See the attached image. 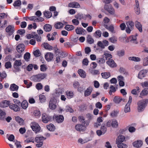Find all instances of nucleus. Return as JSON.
<instances>
[{"instance_id":"nucleus-1","label":"nucleus","mask_w":148,"mask_h":148,"mask_svg":"<svg viewBox=\"0 0 148 148\" xmlns=\"http://www.w3.org/2000/svg\"><path fill=\"white\" fill-rule=\"evenodd\" d=\"M148 102V100L146 99L142 100L139 101L137 103L138 110L139 112L143 111Z\"/></svg>"},{"instance_id":"nucleus-2","label":"nucleus","mask_w":148,"mask_h":148,"mask_svg":"<svg viewBox=\"0 0 148 148\" xmlns=\"http://www.w3.org/2000/svg\"><path fill=\"white\" fill-rule=\"evenodd\" d=\"M46 76V75L44 73H39L32 76L31 77L32 80L35 82H39L43 79Z\"/></svg>"},{"instance_id":"nucleus-3","label":"nucleus","mask_w":148,"mask_h":148,"mask_svg":"<svg viewBox=\"0 0 148 148\" xmlns=\"http://www.w3.org/2000/svg\"><path fill=\"white\" fill-rule=\"evenodd\" d=\"M103 8L101 9L102 12H104V10H106L111 14L114 15L115 14L114 9L110 4H105Z\"/></svg>"},{"instance_id":"nucleus-4","label":"nucleus","mask_w":148,"mask_h":148,"mask_svg":"<svg viewBox=\"0 0 148 148\" xmlns=\"http://www.w3.org/2000/svg\"><path fill=\"white\" fill-rule=\"evenodd\" d=\"M106 125L108 127L112 126L113 128H117L119 126L118 122L115 119L109 120L106 123Z\"/></svg>"},{"instance_id":"nucleus-5","label":"nucleus","mask_w":148,"mask_h":148,"mask_svg":"<svg viewBox=\"0 0 148 148\" xmlns=\"http://www.w3.org/2000/svg\"><path fill=\"white\" fill-rule=\"evenodd\" d=\"M127 27L126 28L125 31L127 34H130L131 31L134 29V23L132 21H130L126 23Z\"/></svg>"},{"instance_id":"nucleus-6","label":"nucleus","mask_w":148,"mask_h":148,"mask_svg":"<svg viewBox=\"0 0 148 148\" xmlns=\"http://www.w3.org/2000/svg\"><path fill=\"white\" fill-rule=\"evenodd\" d=\"M32 130L35 133L39 132L40 130V127L39 125L35 122H32L30 124Z\"/></svg>"},{"instance_id":"nucleus-7","label":"nucleus","mask_w":148,"mask_h":148,"mask_svg":"<svg viewBox=\"0 0 148 148\" xmlns=\"http://www.w3.org/2000/svg\"><path fill=\"white\" fill-rule=\"evenodd\" d=\"M56 102V100L55 98H51L49 103V108L52 110L55 109L57 107Z\"/></svg>"},{"instance_id":"nucleus-8","label":"nucleus","mask_w":148,"mask_h":148,"mask_svg":"<svg viewBox=\"0 0 148 148\" xmlns=\"http://www.w3.org/2000/svg\"><path fill=\"white\" fill-rule=\"evenodd\" d=\"M132 100V97L131 96L129 97V100L128 102L126 104L124 108V112L125 113L130 111V105L131 103Z\"/></svg>"},{"instance_id":"nucleus-9","label":"nucleus","mask_w":148,"mask_h":148,"mask_svg":"<svg viewBox=\"0 0 148 148\" xmlns=\"http://www.w3.org/2000/svg\"><path fill=\"white\" fill-rule=\"evenodd\" d=\"M143 145V141L141 140L135 141L132 143V145L135 148H140Z\"/></svg>"},{"instance_id":"nucleus-10","label":"nucleus","mask_w":148,"mask_h":148,"mask_svg":"<svg viewBox=\"0 0 148 148\" xmlns=\"http://www.w3.org/2000/svg\"><path fill=\"white\" fill-rule=\"evenodd\" d=\"M53 54L51 52H47L45 55V60L48 62L51 61L53 58Z\"/></svg>"},{"instance_id":"nucleus-11","label":"nucleus","mask_w":148,"mask_h":148,"mask_svg":"<svg viewBox=\"0 0 148 148\" xmlns=\"http://www.w3.org/2000/svg\"><path fill=\"white\" fill-rule=\"evenodd\" d=\"M147 73V70H143L140 71L138 75V78L140 79H142L146 76Z\"/></svg>"},{"instance_id":"nucleus-12","label":"nucleus","mask_w":148,"mask_h":148,"mask_svg":"<svg viewBox=\"0 0 148 148\" xmlns=\"http://www.w3.org/2000/svg\"><path fill=\"white\" fill-rule=\"evenodd\" d=\"M10 108L15 112L19 111L20 110L19 107L16 105L10 103L9 106Z\"/></svg>"},{"instance_id":"nucleus-13","label":"nucleus","mask_w":148,"mask_h":148,"mask_svg":"<svg viewBox=\"0 0 148 148\" xmlns=\"http://www.w3.org/2000/svg\"><path fill=\"white\" fill-rule=\"evenodd\" d=\"M136 4L134 7V10L136 14L138 15L140 14V10L139 8V3L138 0H135Z\"/></svg>"},{"instance_id":"nucleus-14","label":"nucleus","mask_w":148,"mask_h":148,"mask_svg":"<svg viewBox=\"0 0 148 148\" xmlns=\"http://www.w3.org/2000/svg\"><path fill=\"white\" fill-rule=\"evenodd\" d=\"M42 121L45 123H47L50 120L51 118L49 116L45 113L42 114Z\"/></svg>"},{"instance_id":"nucleus-15","label":"nucleus","mask_w":148,"mask_h":148,"mask_svg":"<svg viewBox=\"0 0 148 148\" xmlns=\"http://www.w3.org/2000/svg\"><path fill=\"white\" fill-rule=\"evenodd\" d=\"M75 128L76 130L79 132H84L85 130V127L83 125L80 124H77L75 126Z\"/></svg>"},{"instance_id":"nucleus-16","label":"nucleus","mask_w":148,"mask_h":148,"mask_svg":"<svg viewBox=\"0 0 148 148\" xmlns=\"http://www.w3.org/2000/svg\"><path fill=\"white\" fill-rule=\"evenodd\" d=\"M25 46L23 44H20L17 46L16 50L19 53H21L24 50Z\"/></svg>"},{"instance_id":"nucleus-17","label":"nucleus","mask_w":148,"mask_h":148,"mask_svg":"<svg viewBox=\"0 0 148 148\" xmlns=\"http://www.w3.org/2000/svg\"><path fill=\"white\" fill-rule=\"evenodd\" d=\"M10 103V101L4 100L0 103V107L1 108H5L9 106Z\"/></svg>"},{"instance_id":"nucleus-18","label":"nucleus","mask_w":148,"mask_h":148,"mask_svg":"<svg viewBox=\"0 0 148 148\" xmlns=\"http://www.w3.org/2000/svg\"><path fill=\"white\" fill-rule=\"evenodd\" d=\"M107 64L110 67L114 68L117 66L116 64L112 59H109L107 62Z\"/></svg>"},{"instance_id":"nucleus-19","label":"nucleus","mask_w":148,"mask_h":148,"mask_svg":"<svg viewBox=\"0 0 148 148\" xmlns=\"http://www.w3.org/2000/svg\"><path fill=\"white\" fill-rule=\"evenodd\" d=\"M68 6L69 7L73 8H79L80 7L79 4L76 2H73L69 3L68 4Z\"/></svg>"},{"instance_id":"nucleus-20","label":"nucleus","mask_w":148,"mask_h":148,"mask_svg":"<svg viewBox=\"0 0 148 148\" xmlns=\"http://www.w3.org/2000/svg\"><path fill=\"white\" fill-rule=\"evenodd\" d=\"M6 32L10 35L12 34L14 32V27L13 26L9 25L6 29Z\"/></svg>"},{"instance_id":"nucleus-21","label":"nucleus","mask_w":148,"mask_h":148,"mask_svg":"<svg viewBox=\"0 0 148 148\" xmlns=\"http://www.w3.org/2000/svg\"><path fill=\"white\" fill-rule=\"evenodd\" d=\"M93 90L92 87L90 86L85 91L84 95L85 97H88L90 95Z\"/></svg>"},{"instance_id":"nucleus-22","label":"nucleus","mask_w":148,"mask_h":148,"mask_svg":"<svg viewBox=\"0 0 148 148\" xmlns=\"http://www.w3.org/2000/svg\"><path fill=\"white\" fill-rule=\"evenodd\" d=\"M54 118L58 123H62L64 120V117L62 115H56L54 116Z\"/></svg>"},{"instance_id":"nucleus-23","label":"nucleus","mask_w":148,"mask_h":148,"mask_svg":"<svg viewBox=\"0 0 148 148\" xmlns=\"http://www.w3.org/2000/svg\"><path fill=\"white\" fill-rule=\"evenodd\" d=\"M75 32L77 34L84 35L86 32L85 30L81 27H77L75 29Z\"/></svg>"},{"instance_id":"nucleus-24","label":"nucleus","mask_w":148,"mask_h":148,"mask_svg":"<svg viewBox=\"0 0 148 148\" xmlns=\"http://www.w3.org/2000/svg\"><path fill=\"white\" fill-rule=\"evenodd\" d=\"M22 64L21 60H16L14 62V69H17L19 66H21Z\"/></svg>"},{"instance_id":"nucleus-25","label":"nucleus","mask_w":148,"mask_h":148,"mask_svg":"<svg viewBox=\"0 0 148 148\" xmlns=\"http://www.w3.org/2000/svg\"><path fill=\"white\" fill-rule=\"evenodd\" d=\"M135 25L136 27L138 29L140 32H143L142 25L139 22L136 21L135 22Z\"/></svg>"},{"instance_id":"nucleus-26","label":"nucleus","mask_w":148,"mask_h":148,"mask_svg":"<svg viewBox=\"0 0 148 148\" xmlns=\"http://www.w3.org/2000/svg\"><path fill=\"white\" fill-rule=\"evenodd\" d=\"M19 88L18 86L15 84H11L10 89L11 91H17Z\"/></svg>"},{"instance_id":"nucleus-27","label":"nucleus","mask_w":148,"mask_h":148,"mask_svg":"<svg viewBox=\"0 0 148 148\" xmlns=\"http://www.w3.org/2000/svg\"><path fill=\"white\" fill-rule=\"evenodd\" d=\"M46 139V138L43 136H39L37 135L35 138V141L37 143L43 142V140Z\"/></svg>"},{"instance_id":"nucleus-28","label":"nucleus","mask_w":148,"mask_h":148,"mask_svg":"<svg viewBox=\"0 0 148 148\" xmlns=\"http://www.w3.org/2000/svg\"><path fill=\"white\" fill-rule=\"evenodd\" d=\"M125 139V137L122 135L119 136L116 140V143H122L124 141Z\"/></svg>"},{"instance_id":"nucleus-29","label":"nucleus","mask_w":148,"mask_h":148,"mask_svg":"<svg viewBox=\"0 0 148 148\" xmlns=\"http://www.w3.org/2000/svg\"><path fill=\"white\" fill-rule=\"evenodd\" d=\"M148 94V88H145L143 90L140 94V97L142 98L143 96L147 95Z\"/></svg>"},{"instance_id":"nucleus-30","label":"nucleus","mask_w":148,"mask_h":148,"mask_svg":"<svg viewBox=\"0 0 148 148\" xmlns=\"http://www.w3.org/2000/svg\"><path fill=\"white\" fill-rule=\"evenodd\" d=\"M78 73L81 77L84 78L86 77V74L84 71L83 70L80 69L78 70Z\"/></svg>"},{"instance_id":"nucleus-31","label":"nucleus","mask_w":148,"mask_h":148,"mask_svg":"<svg viewBox=\"0 0 148 148\" xmlns=\"http://www.w3.org/2000/svg\"><path fill=\"white\" fill-rule=\"evenodd\" d=\"M119 112L118 110H114L110 113V115L112 118L115 117L117 116Z\"/></svg>"},{"instance_id":"nucleus-32","label":"nucleus","mask_w":148,"mask_h":148,"mask_svg":"<svg viewBox=\"0 0 148 148\" xmlns=\"http://www.w3.org/2000/svg\"><path fill=\"white\" fill-rule=\"evenodd\" d=\"M44 47L46 49L51 50L53 49V47L47 43H44L43 44Z\"/></svg>"},{"instance_id":"nucleus-33","label":"nucleus","mask_w":148,"mask_h":148,"mask_svg":"<svg viewBox=\"0 0 148 148\" xmlns=\"http://www.w3.org/2000/svg\"><path fill=\"white\" fill-rule=\"evenodd\" d=\"M6 113L4 111L0 109V119L3 120L5 119Z\"/></svg>"},{"instance_id":"nucleus-34","label":"nucleus","mask_w":148,"mask_h":148,"mask_svg":"<svg viewBox=\"0 0 148 148\" xmlns=\"http://www.w3.org/2000/svg\"><path fill=\"white\" fill-rule=\"evenodd\" d=\"M52 29L51 26L49 24L45 25L44 26V29L47 32L50 31Z\"/></svg>"},{"instance_id":"nucleus-35","label":"nucleus","mask_w":148,"mask_h":148,"mask_svg":"<svg viewBox=\"0 0 148 148\" xmlns=\"http://www.w3.org/2000/svg\"><path fill=\"white\" fill-rule=\"evenodd\" d=\"M129 38L130 41L132 42L133 43L135 44H137L138 42L136 40V36H132L130 37Z\"/></svg>"},{"instance_id":"nucleus-36","label":"nucleus","mask_w":148,"mask_h":148,"mask_svg":"<svg viewBox=\"0 0 148 148\" xmlns=\"http://www.w3.org/2000/svg\"><path fill=\"white\" fill-rule=\"evenodd\" d=\"M128 59L134 62H139L141 60V59L140 58L134 56L129 57Z\"/></svg>"},{"instance_id":"nucleus-37","label":"nucleus","mask_w":148,"mask_h":148,"mask_svg":"<svg viewBox=\"0 0 148 148\" xmlns=\"http://www.w3.org/2000/svg\"><path fill=\"white\" fill-rule=\"evenodd\" d=\"M124 99H123L119 97H115L114 98L113 101L115 103H120L122 100L124 101Z\"/></svg>"},{"instance_id":"nucleus-38","label":"nucleus","mask_w":148,"mask_h":148,"mask_svg":"<svg viewBox=\"0 0 148 148\" xmlns=\"http://www.w3.org/2000/svg\"><path fill=\"white\" fill-rule=\"evenodd\" d=\"M103 58H105L106 60L111 59L112 57V55L109 53H104L102 56Z\"/></svg>"},{"instance_id":"nucleus-39","label":"nucleus","mask_w":148,"mask_h":148,"mask_svg":"<svg viewBox=\"0 0 148 148\" xmlns=\"http://www.w3.org/2000/svg\"><path fill=\"white\" fill-rule=\"evenodd\" d=\"M101 35V32L100 30H97L93 34V36L96 38L100 37Z\"/></svg>"},{"instance_id":"nucleus-40","label":"nucleus","mask_w":148,"mask_h":148,"mask_svg":"<svg viewBox=\"0 0 148 148\" xmlns=\"http://www.w3.org/2000/svg\"><path fill=\"white\" fill-rule=\"evenodd\" d=\"M21 106L22 108L26 109L28 106V103L26 100H24L21 103Z\"/></svg>"},{"instance_id":"nucleus-41","label":"nucleus","mask_w":148,"mask_h":148,"mask_svg":"<svg viewBox=\"0 0 148 148\" xmlns=\"http://www.w3.org/2000/svg\"><path fill=\"white\" fill-rule=\"evenodd\" d=\"M64 24L61 22H58L55 24L54 25L55 27L57 29H59L63 27Z\"/></svg>"},{"instance_id":"nucleus-42","label":"nucleus","mask_w":148,"mask_h":148,"mask_svg":"<svg viewBox=\"0 0 148 148\" xmlns=\"http://www.w3.org/2000/svg\"><path fill=\"white\" fill-rule=\"evenodd\" d=\"M87 41L90 44H92L93 43L94 40L90 35L88 36L87 37Z\"/></svg>"},{"instance_id":"nucleus-43","label":"nucleus","mask_w":148,"mask_h":148,"mask_svg":"<svg viewBox=\"0 0 148 148\" xmlns=\"http://www.w3.org/2000/svg\"><path fill=\"white\" fill-rule=\"evenodd\" d=\"M66 95L67 97L69 99H70L73 97V93L71 91H67L66 92Z\"/></svg>"},{"instance_id":"nucleus-44","label":"nucleus","mask_w":148,"mask_h":148,"mask_svg":"<svg viewBox=\"0 0 148 148\" xmlns=\"http://www.w3.org/2000/svg\"><path fill=\"white\" fill-rule=\"evenodd\" d=\"M33 114L36 117L39 118L41 116V113L39 110H36L34 111Z\"/></svg>"},{"instance_id":"nucleus-45","label":"nucleus","mask_w":148,"mask_h":148,"mask_svg":"<svg viewBox=\"0 0 148 148\" xmlns=\"http://www.w3.org/2000/svg\"><path fill=\"white\" fill-rule=\"evenodd\" d=\"M30 57V54L28 52H26L24 55V58L26 61L28 62L29 60Z\"/></svg>"},{"instance_id":"nucleus-46","label":"nucleus","mask_w":148,"mask_h":148,"mask_svg":"<svg viewBox=\"0 0 148 148\" xmlns=\"http://www.w3.org/2000/svg\"><path fill=\"white\" fill-rule=\"evenodd\" d=\"M47 129L51 131H54L55 129V127L52 124H50L47 126Z\"/></svg>"},{"instance_id":"nucleus-47","label":"nucleus","mask_w":148,"mask_h":148,"mask_svg":"<svg viewBox=\"0 0 148 148\" xmlns=\"http://www.w3.org/2000/svg\"><path fill=\"white\" fill-rule=\"evenodd\" d=\"M102 77L104 79H107L110 76V73L109 72H104L101 74Z\"/></svg>"},{"instance_id":"nucleus-48","label":"nucleus","mask_w":148,"mask_h":148,"mask_svg":"<svg viewBox=\"0 0 148 148\" xmlns=\"http://www.w3.org/2000/svg\"><path fill=\"white\" fill-rule=\"evenodd\" d=\"M143 64L144 66H148V56L144 58L143 60Z\"/></svg>"},{"instance_id":"nucleus-49","label":"nucleus","mask_w":148,"mask_h":148,"mask_svg":"<svg viewBox=\"0 0 148 148\" xmlns=\"http://www.w3.org/2000/svg\"><path fill=\"white\" fill-rule=\"evenodd\" d=\"M140 92V88L139 87L137 86L136 87V89L132 90L131 91V93L134 95H136Z\"/></svg>"},{"instance_id":"nucleus-50","label":"nucleus","mask_w":148,"mask_h":148,"mask_svg":"<svg viewBox=\"0 0 148 148\" xmlns=\"http://www.w3.org/2000/svg\"><path fill=\"white\" fill-rule=\"evenodd\" d=\"M16 121L20 125H22L24 123V120L19 116L16 117L15 118Z\"/></svg>"},{"instance_id":"nucleus-51","label":"nucleus","mask_w":148,"mask_h":148,"mask_svg":"<svg viewBox=\"0 0 148 148\" xmlns=\"http://www.w3.org/2000/svg\"><path fill=\"white\" fill-rule=\"evenodd\" d=\"M45 16L47 18H49L52 16V13L50 12L45 11L43 12Z\"/></svg>"},{"instance_id":"nucleus-52","label":"nucleus","mask_w":148,"mask_h":148,"mask_svg":"<svg viewBox=\"0 0 148 148\" xmlns=\"http://www.w3.org/2000/svg\"><path fill=\"white\" fill-rule=\"evenodd\" d=\"M117 145V147L119 148H127V146L125 144L122 143H116Z\"/></svg>"},{"instance_id":"nucleus-53","label":"nucleus","mask_w":148,"mask_h":148,"mask_svg":"<svg viewBox=\"0 0 148 148\" xmlns=\"http://www.w3.org/2000/svg\"><path fill=\"white\" fill-rule=\"evenodd\" d=\"M75 28L72 25H66L65 27V29L68 31L73 30Z\"/></svg>"},{"instance_id":"nucleus-54","label":"nucleus","mask_w":148,"mask_h":148,"mask_svg":"<svg viewBox=\"0 0 148 148\" xmlns=\"http://www.w3.org/2000/svg\"><path fill=\"white\" fill-rule=\"evenodd\" d=\"M117 54L120 57L123 56L125 55V51L124 50L118 51L117 52Z\"/></svg>"},{"instance_id":"nucleus-55","label":"nucleus","mask_w":148,"mask_h":148,"mask_svg":"<svg viewBox=\"0 0 148 148\" xmlns=\"http://www.w3.org/2000/svg\"><path fill=\"white\" fill-rule=\"evenodd\" d=\"M109 41L112 43H115L117 41V38L115 36H112L109 39Z\"/></svg>"},{"instance_id":"nucleus-56","label":"nucleus","mask_w":148,"mask_h":148,"mask_svg":"<svg viewBox=\"0 0 148 148\" xmlns=\"http://www.w3.org/2000/svg\"><path fill=\"white\" fill-rule=\"evenodd\" d=\"M39 97L41 103H44L45 101L46 97L44 95H40L39 96Z\"/></svg>"},{"instance_id":"nucleus-57","label":"nucleus","mask_w":148,"mask_h":148,"mask_svg":"<svg viewBox=\"0 0 148 148\" xmlns=\"http://www.w3.org/2000/svg\"><path fill=\"white\" fill-rule=\"evenodd\" d=\"M21 2L20 0H17L16 1L13 3V5L14 7H18L21 5Z\"/></svg>"},{"instance_id":"nucleus-58","label":"nucleus","mask_w":148,"mask_h":148,"mask_svg":"<svg viewBox=\"0 0 148 148\" xmlns=\"http://www.w3.org/2000/svg\"><path fill=\"white\" fill-rule=\"evenodd\" d=\"M110 90L109 91V94L110 95H111L112 92H115L116 91L115 88L113 86L111 85L110 87Z\"/></svg>"},{"instance_id":"nucleus-59","label":"nucleus","mask_w":148,"mask_h":148,"mask_svg":"<svg viewBox=\"0 0 148 148\" xmlns=\"http://www.w3.org/2000/svg\"><path fill=\"white\" fill-rule=\"evenodd\" d=\"M27 18L30 21H33L34 22H37L38 18L35 16L28 17Z\"/></svg>"},{"instance_id":"nucleus-60","label":"nucleus","mask_w":148,"mask_h":148,"mask_svg":"<svg viewBox=\"0 0 148 148\" xmlns=\"http://www.w3.org/2000/svg\"><path fill=\"white\" fill-rule=\"evenodd\" d=\"M75 17L77 19L79 20H81L83 18V14H76L75 16Z\"/></svg>"},{"instance_id":"nucleus-61","label":"nucleus","mask_w":148,"mask_h":148,"mask_svg":"<svg viewBox=\"0 0 148 148\" xmlns=\"http://www.w3.org/2000/svg\"><path fill=\"white\" fill-rule=\"evenodd\" d=\"M36 87L38 90H40L42 88L43 86L41 83H39L36 84Z\"/></svg>"},{"instance_id":"nucleus-62","label":"nucleus","mask_w":148,"mask_h":148,"mask_svg":"<svg viewBox=\"0 0 148 148\" xmlns=\"http://www.w3.org/2000/svg\"><path fill=\"white\" fill-rule=\"evenodd\" d=\"M100 130L102 131L103 134H104L107 131V129L106 127L104 125H102L100 128Z\"/></svg>"},{"instance_id":"nucleus-63","label":"nucleus","mask_w":148,"mask_h":148,"mask_svg":"<svg viewBox=\"0 0 148 148\" xmlns=\"http://www.w3.org/2000/svg\"><path fill=\"white\" fill-rule=\"evenodd\" d=\"M25 142L27 143H29V142L34 143V138L32 137L28 138L25 140Z\"/></svg>"},{"instance_id":"nucleus-64","label":"nucleus","mask_w":148,"mask_h":148,"mask_svg":"<svg viewBox=\"0 0 148 148\" xmlns=\"http://www.w3.org/2000/svg\"><path fill=\"white\" fill-rule=\"evenodd\" d=\"M5 66L6 69L11 68L12 67L11 63L10 62H7L5 63Z\"/></svg>"}]
</instances>
